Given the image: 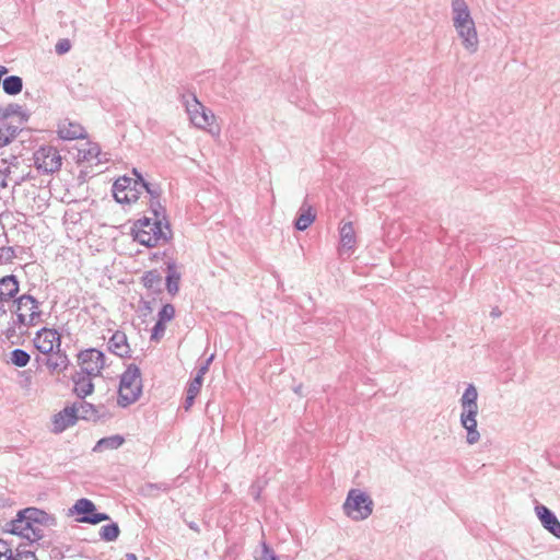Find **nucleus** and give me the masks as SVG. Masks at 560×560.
Returning a JSON list of instances; mask_svg holds the SVG:
<instances>
[{
	"instance_id": "29",
	"label": "nucleus",
	"mask_w": 560,
	"mask_h": 560,
	"mask_svg": "<svg viewBox=\"0 0 560 560\" xmlns=\"http://www.w3.org/2000/svg\"><path fill=\"white\" fill-rule=\"evenodd\" d=\"M140 194H141V188L139 187V185L132 184L127 189V194H124L121 196L119 194H116V201L119 203L130 205L132 202H136L139 199Z\"/></svg>"
},
{
	"instance_id": "51",
	"label": "nucleus",
	"mask_w": 560,
	"mask_h": 560,
	"mask_svg": "<svg viewBox=\"0 0 560 560\" xmlns=\"http://www.w3.org/2000/svg\"><path fill=\"white\" fill-rule=\"evenodd\" d=\"M4 114V107L0 106V120H7Z\"/></svg>"
},
{
	"instance_id": "49",
	"label": "nucleus",
	"mask_w": 560,
	"mask_h": 560,
	"mask_svg": "<svg viewBox=\"0 0 560 560\" xmlns=\"http://www.w3.org/2000/svg\"><path fill=\"white\" fill-rule=\"evenodd\" d=\"M491 316H492V317H499V316H501V311H500L498 307L493 308V310L491 311Z\"/></svg>"
},
{
	"instance_id": "6",
	"label": "nucleus",
	"mask_w": 560,
	"mask_h": 560,
	"mask_svg": "<svg viewBox=\"0 0 560 560\" xmlns=\"http://www.w3.org/2000/svg\"><path fill=\"white\" fill-rule=\"evenodd\" d=\"M182 103L195 127L205 129L214 119V115L198 101L195 93H184Z\"/></svg>"
},
{
	"instance_id": "31",
	"label": "nucleus",
	"mask_w": 560,
	"mask_h": 560,
	"mask_svg": "<svg viewBox=\"0 0 560 560\" xmlns=\"http://www.w3.org/2000/svg\"><path fill=\"white\" fill-rule=\"evenodd\" d=\"M135 180H137V178H130L126 176L116 179L113 185L114 198L116 199V194H119L120 196L127 194V189L130 187V185L135 184Z\"/></svg>"
},
{
	"instance_id": "13",
	"label": "nucleus",
	"mask_w": 560,
	"mask_h": 560,
	"mask_svg": "<svg viewBox=\"0 0 560 560\" xmlns=\"http://www.w3.org/2000/svg\"><path fill=\"white\" fill-rule=\"evenodd\" d=\"M478 393L472 384H469L462 396V413L459 420H476L478 406Z\"/></svg>"
},
{
	"instance_id": "26",
	"label": "nucleus",
	"mask_w": 560,
	"mask_h": 560,
	"mask_svg": "<svg viewBox=\"0 0 560 560\" xmlns=\"http://www.w3.org/2000/svg\"><path fill=\"white\" fill-rule=\"evenodd\" d=\"M142 284L151 291L161 292L162 277L156 269L145 271L141 277Z\"/></svg>"
},
{
	"instance_id": "25",
	"label": "nucleus",
	"mask_w": 560,
	"mask_h": 560,
	"mask_svg": "<svg viewBox=\"0 0 560 560\" xmlns=\"http://www.w3.org/2000/svg\"><path fill=\"white\" fill-rule=\"evenodd\" d=\"M20 130V127L11 125L7 120H0V148L11 143Z\"/></svg>"
},
{
	"instance_id": "15",
	"label": "nucleus",
	"mask_w": 560,
	"mask_h": 560,
	"mask_svg": "<svg viewBox=\"0 0 560 560\" xmlns=\"http://www.w3.org/2000/svg\"><path fill=\"white\" fill-rule=\"evenodd\" d=\"M108 350L119 358H131V349L127 336L121 330H116L108 340Z\"/></svg>"
},
{
	"instance_id": "28",
	"label": "nucleus",
	"mask_w": 560,
	"mask_h": 560,
	"mask_svg": "<svg viewBox=\"0 0 560 560\" xmlns=\"http://www.w3.org/2000/svg\"><path fill=\"white\" fill-rule=\"evenodd\" d=\"M2 89L9 95H16L23 89V80L18 75H10L2 81Z\"/></svg>"
},
{
	"instance_id": "4",
	"label": "nucleus",
	"mask_w": 560,
	"mask_h": 560,
	"mask_svg": "<svg viewBox=\"0 0 560 560\" xmlns=\"http://www.w3.org/2000/svg\"><path fill=\"white\" fill-rule=\"evenodd\" d=\"M15 304L16 319L12 320L15 326L32 327L39 322L42 316L39 302L33 295L23 294L16 299Z\"/></svg>"
},
{
	"instance_id": "46",
	"label": "nucleus",
	"mask_w": 560,
	"mask_h": 560,
	"mask_svg": "<svg viewBox=\"0 0 560 560\" xmlns=\"http://www.w3.org/2000/svg\"><path fill=\"white\" fill-rule=\"evenodd\" d=\"M5 335L9 339L16 335V326L13 323L9 324Z\"/></svg>"
},
{
	"instance_id": "19",
	"label": "nucleus",
	"mask_w": 560,
	"mask_h": 560,
	"mask_svg": "<svg viewBox=\"0 0 560 560\" xmlns=\"http://www.w3.org/2000/svg\"><path fill=\"white\" fill-rule=\"evenodd\" d=\"M538 518L544 527L552 535L560 538V522L545 505H538L535 509Z\"/></svg>"
},
{
	"instance_id": "8",
	"label": "nucleus",
	"mask_w": 560,
	"mask_h": 560,
	"mask_svg": "<svg viewBox=\"0 0 560 560\" xmlns=\"http://www.w3.org/2000/svg\"><path fill=\"white\" fill-rule=\"evenodd\" d=\"M78 361L81 370L86 371L90 375H100L105 368V354L96 348H90L78 354Z\"/></svg>"
},
{
	"instance_id": "48",
	"label": "nucleus",
	"mask_w": 560,
	"mask_h": 560,
	"mask_svg": "<svg viewBox=\"0 0 560 560\" xmlns=\"http://www.w3.org/2000/svg\"><path fill=\"white\" fill-rule=\"evenodd\" d=\"M196 395L186 393V399H185V408H189L195 399Z\"/></svg>"
},
{
	"instance_id": "40",
	"label": "nucleus",
	"mask_w": 560,
	"mask_h": 560,
	"mask_svg": "<svg viewBox=\"0 0 560 560\" xmlns=\"http://www.w3.org/2000/svg\"><path fill=\"white\" fill-rule=\"evenodd\" d=\"M71 49V43L68 38L59 39L55 46V50L58 55H65Z\"/></svg>"
},
{
	"instance_id": "50",
	"label": "nucleus",
	"mask_w": 560,
	"mask_h": 560,
	"mask_svg": "<svg viewBox=\"0 0 560 560\" xmlns=\"http://www.w3.org/2000/svg\"><path fill=\"white\" fill-rule=\"evenodd\" d=\"M125 560H137V556L133 553H127Z\"/></svg>"
},
{
	"instance_id": "2",
	"label": "nucleus",
	"mask_w": 560,
	"mask_h": 560,
	"mask_svg": "<svg viewBox=\"0 0 560 560\" xmlns=\"http://www.w3.org/2000/svg\"><path fill=\"white\" fill-rule=\"evenodd\" d=\"M45 518V512L35 508L25 509L11 522L10 530L27 540H36L42 536V525Z\"/></svg>"
},
{
	"instance_id": "44",
	"label": "nucleus",
	"mask_w": 560,
	"mask_h": 560,
	"mask_svg": "<svg viewBox=\"0 0 560 560\" xmlns=\"http://www.w3.org/2000/svg\"><path fill=\"white\" fill-rule=\"evenodd\" d=\"M212 359H213V355H211L209 359H207V361L199 368L196 376H200V380L203 381V375L208 372L209 364L211 363Z\"/></svg>"
},
{
	"instance_id": "5",
	"label": "nucleus",
	"mask_w": 560,
	"mask_h": 560,
	"mask_svg": "<svg viewBox=\"0 0 560 560\" xmlns=\"http://www.w3.org/2000/svg\"><path fill=\"white\" fill-rule=\"evenodd\" d=\"M373 502L369 495L358 489L349 491L343 504L345 513L357 521L369 517L372 513Z\"/></svg>"
},
{
	"instance_id": "41",
	"label": "nucleus",
	"mask_w": 560,
	"mask_h": 560,
	"mask_svg": "<svg viewBox=\"0 0 560 560\" xmlns=\"http://www.w3.org/2000/svg\"><path fill=\"white\" fill-rule=\"evenodd\" d=\"M13 557L12 550L9 544L0 539V560H11Z\"/></svg>"
},
{
	"instance_id": "12",
	"label": "nucleus",
	"mask_w": 560,
	"mask_h": 560,
	"mask_svg": "<svg viewBox=\"0 0 560 560\" xmlns=\"http://www.w3.org/2000/svg\"><path fill=\"white\" fill-rule=\"evenodd\" d=\"M73 509L77 514L84 515L80 518L83 523L97 524L109 518L105 513H96L94 503L88 499L78 500Z\"/></svg>"
},
{
	"instance_id": "23",
	"label": "nucleus",
	"mask_w": 560,
	"mask_h": 560,
	"mask_svg": "<svg viewBox=\"0 0 560 560\" xmlns=\"http://www.w3.org/2000/svg\"><path fill=\"white\" fill-rule=\"evenodd\" d=\"M316 214L313 208L304 202L294 220V228L299 231H305L315 221Z\"/></svg>"
},
{
	"instance_id": "11",
	"label": "nucleus",
	"mask_w": 560,
	"mask_h": 560,
	"mask_svg": "<svg viewBox=\"0 0 560 560\" xmlns=\"http://www.w3.org/2000/svg\"><path fill=\"white\" fill-rule=\"evenodd\" d=\"M339 255L341 257H350L354 253L357 245V236L352 222L342 223V225L339 228Z\"/></svg>"
},
{
	"instance_id": "21",
	"label": "nucleus",
	"mask_w": 560,
	"mask_h": 560,
	"mask_svg": "<svg viewBox=\"0 0 560 560\" xmlns=\"http://www.w3.org/2000/svg\"><path fill=\"white\" fill-rule=\"evenodd\" d=\"M46 360V365L51 373H59L67 370L70 361L65 352L57 348Z\"/></svg>"
},
{
	"instance_id": "22",
	"label": "nucleus",
	"mask_w": 560,
	"mask_h": 560,
	"mask_svg": "<svg viewBox=\"0 0 560 560\" xmlns=\"http://www.w3.org/2000/svg\"><path fill=\"white\" fill-rule=\"evenodd\" d=\"M133 174L137 177V180H135L136 185H139L141 190H145V192L150 196V210L152 211V203L153 202H160V196H161V187L159 184L147 182L140 173L137 172V170H133Z\"/></svg>"
},
{
	"instance_id": "1",
	"label": "nucleus",
	"mask_w": 560,
	"mask_h": 560,
	"mask_svg": "<svg viewBox=\"0 0 560 560\" xmlns=\"http://www.w3.org/2000/svg\"><path fill=\"white\" fill-rule=\"evenodd\" d=\"M153 217H142L133 222L131 234L133 240L145 247L163 246L173 236L165 210L160 202L152 203Z\"/></svg>"
},
{
	"instance_id": "39",
	"label": "nucleus",
	"mask_w": 560,
	"mask_h": 560,
	"mask_svg": "<svg viewBox=\"0 0 560 560\" xmlns=\"http://www.w3.org/2000/svg\"><path fill=\"white\" fill-rule=\"evenodd\" d=\"M256 560H278L271 549L265 544L261 546L260 551L256 556Z\"/></svg>"
},
{
	"instance_id": "30",
	"label": "nucleus",
	"mask_w": 560,
	"mask_h": 560,
	"mask_svg": "<svg viewBox=\"0 0 560 560\" xmlns=\"http://www.w3.org/2000/svg\"><path fill=\"white\" fill-rule=\"evenodd\" d=\"M31 355L23 349H14L10 353V363L18 368H24L28 364Z\"/></svg>"
},
{
	"instance_id": "17",
	"label": "nucleus",
	"mask_w": 560,
	"mask_h": 560,
	"mask_svg": "<svg viewBox=\"0 0 560 560\" xmlns=\"http://www.w3.org/2000/svg\"><path fill=\"white\" fill-rule=\"evenodd\" d=\"M95 375H90L86 371L77 372L72 380L74 383V393L80 399H83L88 395L92 394L94 389V385L92 382V377Z\"/></svg>"
},
{
	"instance_id": "9",
	"label": "nucleus",
	"mask_w": 560,
	"mask_h": 560,
	"mask_svg": "<svg viewBox=\"0 0 560 560\" xmlns=\"http://www.w3.org/2000/svg\"><path fill=\"white\" fill-rule=\"evenodd\" d=\"M88 412L94 416V406L80 399L72 405H66L61 411L52 416L51 420H89Z\"/></svg>"
},
{
	"instance_id": "27",
	"label": "nucleus",
	"mask_w": 560,
	"mask_h": 560,
	"mask_svg": "<svg viewBox=\"0 0 560 560\" xmlns=\"http://www.w3.org/2000/svg\"><path fill=\"white\" fill-rule=\"evenodd\" d=\"M124 442H125V440L120 435H113L109 438H104V439H101L96 443L94 451L103 452V451H107V450H116L119 446H121Z\"/></svg>"
},
{
	"instance_id": "32",
	"label": "nucleus",
	"mask_w": 560,
	"mask_h": 560,
	"mask_svg": "<svg viewBox=\"0 0 560 560\" xmlns=\"http://www.w3.org/2000/svg\"><path fill=\"white\" fill-rule=\"evenodd\" d=\"M4 113L5 119L11 116H19L22 122L26 121L30 116L21 105L15 103H11L8 106H5Z\"/></svg>"
},
{
	"instance_id": "36",
	"label": "nucleus",
	"mask_w": 560,
	"mask_h": 560,
	"mask_svg": "<svg viewBox=\"0 0 560 560\" xmlns=\"http://www.w3.org/2000/svg\"><path fill=\"white\" fill-rule=\"evenodd\" d=\"M463 424H464L465 429L467 430L468 443L472 444V443L477 442L479 439V433L476 430L477 422H470L469 425H468V422H463Z\"/></svg>"
},
{
	"instance_id": "33",
	"label": "nucleus",
	"mask_w": 560,
	"mask_h": 560,
	"mask_svg": "<svg viewBox=\"0 0 560 560\" xmlns=\"http://www.w3.org/2000/svg\"><path fill=\"white\" fill-rule=\"evenodd\" d=\"M100 154L101 151L97 145H92L88 150L79 151V158L81 161L92 162L95 160L96 164L101 162Z\"/></svg>"
},
{
	"instance_id": "38",
	"label": "nucleus",
	"mask_w": 560,
	"mask_h": 560,
	"mask_svg": "<svg viewBox=\"0 0 560 560\" xmlns=\"http://www.w3.org/2000/svg\"><path fill=\"white\" fill-rule=\"evenodd\" d=\"M11 560H38L33 551L18 549Z\"/></svg>"
},
{
	"instance_id": "3",
	"label": "nucleus",
	"mask_w": 560,
	"mask_h": 560,
	"mask_svg": "<svg viewBox=\"0 0 560 560\" xmlns=\"http://www.w3.org/2000/svg\"><path fill=\"white\" fill-rule=\"evenodd\" d=\"M142 390L140 369L131 363L120 376L118 388V405L126 407L135 402Z\"/></svg>"
},
{
	"instance_id": "20",
	"label": "nucleus",
	"mask_w": 560,
	"mask_h": 560,
	"mask_svg": "<svg viewBox=\"0 0 560 560\" xmlns=\"http://www.w3.org/2000/svg\"><path fill=\"white\" fill-rule=\"evenodd\" d=\"M19 292V281L14 275L0 279V301L2 304L14 298Z\"/></svg>"
},
{
	"instance_id": "43",
	"label": "nucleus",
	"mask_w": 560,
	"mask_h": 560,
	"mask_svg": "<svg viewBox=\"0 0 560 560\" xmlns=\"http://www.w3.org/2000/svg\"><path fill=\"white\" fill-rule=\"evenodd\" d=\"M165 331V323H162L160 320H156L155 325L152 328V335L151 339H159L161 336L164 335Z\"/></svg>"
},
{
	"instance_id": "52",
	"label": "nucleus",
	"mask_w": 560,
	"mask_h": 560,
	"mask_svg": "<svg viewBox=\"0 0 560 560\" xmlns=\"http://www.w3.org/2000/svg\"><path fill=\"white\" fill-rule=\"evenodd\" d=\"M294 392H295L298 395L302 396V385L296 386V387L294 388Z\"/></svg>"
},
{
	"instance_id": "45",
	"label": "nucleus",
	"mask_w": 560,
	"mask_h": 560,
	"mask_svg": "<svg viewBox=\"0 0 560 560\" xmlns=\"http://www.w3.org/2000/svg\"><path fill=\"white\" fill-rule=\"evenodd\" d=\"M9 166L0 168V189L7 187V178L9 175Z\"/></svg>"
},
{
	"instance_id": "37",
	"label": "nucleus",
	"mask_w": 560,
	"mask_h": 560,
	"mask_svg": "<svg viewBox=\"0 0 560 560\" xmlns=\"http://www.w3.org/2000/svg\"><path fill=\"white\" fill-rule=\"evenodd\" d=\"M15 257V250L13 247H0V262H11Z\"/></svg>"
},
{
	"instance_id": "7",
	"label": "nucleus",
	"mask_w": 560,
	"mask_h": 560,
	"mask_svg": "<svg viewBox=\"0 0 560 560\" xmlns=\"http://www.w3.org/2000/svg\"><path fill=\"white\" fill-rule=\"evenodd\" d=\"M34 165L43 173H55L61 167V155L59 151L51 145H44L34 153Z\"/></svg>"
},
{
	"instance_id": "35",
	"label": "nucleus",
	"mask_w": 560,
	"mask_h": 560,
	"mask_svg": "<svg viewBox=\"0 0 560 560\" xmlns=\"http://www.w3.org/2000/svg\"><path fill=\"white\" fill-rule=\"evenodd\" d=\"M175 317V307L171 303H166L162 306L158 314V320L162 323L171 322Z\"/></svg>"
},
{
	"instance_id": "42",
	"label": "nucleus",
	"mask_w": 560,
	"mask_h": 560,
	"mask_svg": "<svg viewBox=\"0 0 560 560\" xmlns=\"http://www.w3.org/2000/svg\"><path fill=\"white\" fill-rule=\"evenodd\" d=\"M202 385V380L200 376H195L194 380L189 383L187 393L198 395Z\"/></svg>"
},
{
	"instance_id": "34",
	"label": "nucleus",
	"mask_w": 560,
	"mask_h": 560,
	"mask_svg": "<svg viewBox=\"0 0 560 560\" xmlns=\"http://www.w3.org/2000/svg\"><path fill=\"white\" fill-rule=\"evenodd\" d=\"M119 527L117 524H108L101 528V537L106 541H113L119 536Z\"/></svg>"
},
{
	"instance_id": "16",
	"label": "nucleus",
	"mask_w": 560,
	"mask_h": 560,
	"mask_svg": "<svg viewBox=\"0 0 560 560\" xmlns=\"http://www.w3.org/2000/svg\"><path fill=\"white\" fill-rule=\"evenodd\" d=\"M451 7L453 25L455 28L465 26L466 23L474 21L465 0H452Z\"/></svg>"
},
{
	"instance_id": "47",
	"label": "nucleus",
	"mask_w": 560,
	"mask_h": 560,
	"mask_svg": "<svg viewBox=\"0 0 560 560\" xmlns=\"http://www.w3.org/2000/svg\"><path fill=\"white\" fill-rule=\"evenodd\" d=\"M140 303H141V311H143L144 314L152 312L151 302L141 301Z\"/></svg>"
},
{
	"instance_id": "14",
	"label": "nucleus",
	"mask_w": 560,
	"mask_h": 560,
	"mask_svg": "<svg viewBox=\"0 0 560 560\" xmlns=\"http://www.w3.org/2000/svg\"><path fill=\"white\" fill-rule=\"evenodd\" d=\"M455 30L465 49L470 54L476 52L478 50L479 39L475 22H468L465 26H459V28Z\"/></svg>"
},
{
	"instance_id": "10",
	"label": "nucleus",
	"mask_w": 560,
	"mask_h": 560,
	"mask_svg": "<svg viewBox=\"0 0 560 560\" xmlns=\"http://www.w3.org/2000/svg\"><path fill=\"white\" fill-rule=\"evenodd\" d=\"M33 342L39 352L49 354L55 349L60 348L61 337L56 329L44 327L36 332Z\"/></svg>"
},
{
	"instance_id": "18",
	"label": "nucleus",
	"mask_w": 560,
	"mask_h": 560,
	"mask_svg": "<svg viewBox=\"0 0 560 560\" xmlns=\"http://www.w3.org/2000/svg\"><path fill=\"white\" fill-rule=\"evenodd\" d=\"M58 136L63 140H75L84 138L85 130L79 122L63 119L58 124Z\"/></svg>"
},
{
	"instance_id": "24",
	"label": "nucleus",
	"mask_w": 560,
	"mask_h": 560,
	"mask_svg": "<svg viewBox=\"0 0 560 560\" xmlns=\"http://www.w3.org/2000/svg\"><path fill=\"white\" fill-rule=\"evenodd\" d=\"M166 290L171 295H175L179 290L180 273L177 271L175 261L166 262Z\"/></svg>"
}]
</instances>
